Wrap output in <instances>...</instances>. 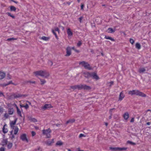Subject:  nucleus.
I'll return each mask as SVG.
<instances>
[{
	"mask_svg": "<svg viewBox=\"0 0 151 151\" xmlns=\"http://www.w3.org/2000/svg\"><path fill=\"white\" fill-rule=\"evenodd\" d=\"M81 44L82 43L80 41H79L77 43V46H80L81 45Z\"/></svg>",
	"mask_w": 151,
	"mask_h": 151,
	"instance_id": "52",
	"label": "nucleus"
},
{
	"mask_svg": "<svg viewBox=\"0 0 151 151\" xmlns=\"http://www.w3.org/2000/svg\"><path fill=\"white\" fill-rule=\"evenodd\" d=\"M108 32L111 33L114 32H115L114 30L112 28H109L108 29Z\"/></svg>",
	"mask_w": 151,
	"mask_h": 151,
	"instance_id": "31",
	"label": "nucleus"
},
{
	"mask_svg": "<svg viewBox=\"0 0 151 151\" xmlns=\"http://www.w3.org/2000/svg\"><path fill=\"white\" fill-rule=\"evenodd\" d=\"M128 94L132 95H135L142 97H146V95L138 90H133L129 91Z\"/></svg>",
	"mask_w": 151,
	"mask_h": 151,
	"instance_id": "1",
	"label": "nucleus"
},
{
	"mask_svg": "<svg viewBox=\"0 0 151 151\" xmlns=\"http://www.w3.org/2000/svg\"><path fill=\"white\" fill-rule=\"evenodd\" d=\"M17 114L20 117H22L21 112L18 107H17Z\"/></svg>",
	"mask_w": 151,
	"mask_h": 151,
	"instance_id": "19",
	"label": "nucleus"
},
{
	"mask_svg": "<svg viewBox=\"0 0 151 151\" xmlns=\"http://www.w3.org/2000/svg\"><path fill=\"white\" fill-rule=\"evenodd\" d=\"M34 74L35 76H39L44 78H47L49 76L48 72L46 70H40L35 72Z\"/></svg>",
	"mask_w": 151,
	"mask_h": 151,
	"instance_id": "2",
	"label": "nucleus"
},
{
	"mask_svg": "<svg viewBox=\"0 0 151 151\" xmlns=\"http://www.w3.org/2000/svg\"><path fill=\"white\" fill-rule=\"evenodd\" d=\"M4 148L3 147H1L0 148V151H4Z\"/></svg>",
	"mask_w": 151,
	"mask_h": 151,
	"instance_id": "53",
	"label": "nucleus"
},
{
	"mask_svg": "<svg viewBox=\"0 0 151 151\" xmlns=\"http://www.w3.org/2000/svg\"><path fill=\"white\" fill-rule=\"evenodd\" d=\"M146 70L144 68H141L139 70V72L140 73H143Z\"/></svg>",
	"mask_w": 151,
	"mask_h": 151,
	"instance_id": "26",
	"label": "nucleus"
},
{
	"mask_svg": "<svg viewBox=\"0 0 151 151\" xmlns=\"http://www.w3.org/2000/svg\"><path fill=\"white\" fill-rule=\"evenodd\" d=\"M20 139L23 141H25L27 142H28V140L27 139L26 137V135L25 134H23L21 135Z\"/></svg>",
	"mask_w": 151,
	"mask_h": 151,
	"instance_id": "8",
	"label": "nucleus"
},
{
	"mask_svg": "<svg viewBox=\"0 0 151 151\" xmlns=\"http://www.w3.org/2000/svg\"><path fill=\"white\" fill-rule=\"evenodd\" d=\"M7 127V125L6 124H5L2 128V132L6 134L8 132V130L6 127Z\"/></svg>",
	"mask_w": 151,
	"mask_h": 151,
	"instance_id": "11",
	"label": "nucleus"
},
{
	"mask_svg": "<svg viewBox=\"0 0 151 151\" xmlns=\"http://www.w3.org/2000/svg\"><path fill=\"white\" fill-rule=\"evenodd\" d=\"M32 120L34 122H37V120L35 118H33L32 119Z\"/></svg>",
	"mask_w": 151,
	"mask_h": 151,
	"instance_id": "54",
	"label": "nucleus"
},
{
	"mask_svg": "<svg viewBox=\"0 0 151 151\" xmlns=\"http://www.w3.org/2000/svg\"><path fill=\"white\" fill-rule=\"evenodd\" d=\"M42 149L40 147H37L36 148H35L33 151H42Z\"/></svg>",
	"mask_w": 151,
	"mask_h": 151,
	"instance_id": "25",
	"label": "nucleus"
},
{
	"mask_svg": "<svg viewBox=\"0 0 151 151\" xmlns=\"http://www.w3.org/2000/svg\"><path fill=\"white\" fill-rule=\"evenodd\" d=\"M10 84H13L12 83V81H10L6 84H4L3 86H5Z\"/></svg>",
	"mask_w": 151,
	"mask_h": 151,
	"instance_id": "38",
	"label": "nucleus"
},
{
	"mask_svg": "<svg viewBox=\"0 0 151 151\" xmlns=\"http://www.w3.org/2000/svg\"><path fill=\"white\" fill-rule=\"evenodd\" d=\"M80 65H81L82 66H83L84 68L86 69H87L89 70L92 69L90 67V65L87 62L83 61L79 63Z\"/></svg>",
	"mask_w": 151,
	"mask_h": 151,
	"instance_id": "6",
	"label": "nucleus"
},
{
	"mask_svg": "<svg viewBox=\"0 0 151 151\" xmlns=\"http://www.w3.org/2000/svg\"><path fill=\"white\" fill-rule=\"evenodd\" d=\"M24 105H23V104H20V108H22V107H24Z\"/></svg>",
	"mask_w": 151,
	"mask_h": 151,
	"instance_id": "61",
	"label": "nucleus"
},
{
	"mask_svg": "<svg viewBox=\"0 0 151 151\" xmlns=\"http://www.w3.org/2000/svg\"><path fill=\"white\" fill-rule=\"evenodd\" d=\"M115 109L114 108H113L112 109H110L109 111V113L110 114H111V115H112V111L114 110H115Z\"/></svg>",
	"mask_w": 151,
	"mask_h": 151,
	"instance_id": "37",
	"label": "nucleus"
},
{
	"mask_svg": "<svg viewBox=\"0 0 151 151\" xmlns=\"http://www.w3.org/2000/svg\"><path fill=\"white\" fill-rule=\"evenodd\" d=\"M27 83L29 82L31 83H35V81H27Z\"/></svg>",
	"mask_w": 151,
	"mask_h": 151,
	"instance_id": "58",
	"label": "nucleus"
},
{
	"mask_svg": "<svg viewBox=\"0 0 151 151\" xmlns=\"http://www.w3.org/2000/svg\"><path fill=\"white\" fill-rule=\"evenodd\" d=\"M14 134H16L19 130V129L17 126L15 127L14 128Z\"/></svg>",
	"mask_w": 151,
	"mask_h": 151,
	"instance_id": "21",
	"label": "nucleus"
},
{
	"mask_svg": "<svg viewBox=\"0 0 151 151\" xmlns=\"http://www.w3.org/2000/svg\"><path fill=\"white\" fill-rule=\"evenodd\" d=\"M82 89L89 90L91 89V87L90 86H87L85 84H82Z\"/></svg>",
	"mask_w": 151,
	"mask_h": 151,
	"instance_id": "13",
	"label": "nucleus"
},
{
	"mask_svg": "<svg viewBox=\"0 0 151 151\" xmlns=\"http://www.w3.org/2000/svg\"><path fill=\"white\" fill-rule=\"evenodd\" d=\"M42 133L43 135H45L47 137L50 138L51 137L50 133L51 132V130L48 128L46 129H44L42 131Z\"/></svg>",
	"mask_w": 151,
	"mask_h": 151,
	"instance_id": "5",
	"label": "nucleus"
},
{
	"mask_svg": "<svg viewBox=\"0 0 151 151\" xmlns=\"http://www.w3.org/2000/svg\"><path fill=\"white\" fill-rule=\"evenodd\" d=\"M40 80L41 82V84L42 85L46 83V81L44 80L40 79Z\"/></svg>",
	"mask_w": 151,
	"mask_h": 151,
	"instance_id": "40",
	"label": "nucleus"
},
{
	"mask_svg": "<svg viewBox=\"0 0 151 151\" xmlns=\"http://www.w3.org/2000/svg\"><path fill=\"white\" fill-rule=\"evenodd\" d=\"M70 87L72 89H73V90H75L76 89V86L75 85V86H71Z\"/></svg>",
	"mask_w": 151,
	"mask_h": 151,
	"instance_id": "46",
	"label": "nucleus"
},
{
	"mask_svg": "<svg viewBox=\"0 0 151 151\" xmlns=\"http://www.w3.org/2000/svg\"><path fill=\"white\" fill-rule=\"evenodd\" d=\"M76 89L78 88L79 89H82V84L78 85H76Z\"/></svg>",
	"mask_w": 151,
	"mask_h": 151,
	"instance_id": "36",
	"label": "nucleus"
},
{
	"mask_svg": "<svg viewBox=\"0 0 151 151\" xmlns=\"http://www.w3.org/2000/svg\"><path fill=\"white\" fill-rule=\"evenodd\" d=\"M135 46L136 48L138 49H140L141 48V45L139 43H136V44Z\"/></svg>",
	"mask_w": 151,
	"mask_h": 151,
	"instance_id": "27",
	"label": "nucleus"
},
{
	"mask_svg": "<svg viewBox=\"0 0 151 151\" xmlns=\"http://www.w3.org/2000/svg\"><path fill=\"white\" fill-rule=\"evenodd\" d=\"M7 106L8 108H12L13 105L9 103L7 104Z\"/></svg>",
	"mask_w": 151,
	"mask_h": 151,
	"instance_id": "43",
	"label": "nucleus"
},
{
	"mask_svg": "<svg viewBox=\"0 0 151 151\" xmlns=\"http://www.w3.org/2000/svg\"><path fill=\"white\" fill-rule=\"evenodd\" d=\"M17 121V119H16L14 121H12L10 122V126L12 128L14 129L15 127L14 125L16 124Z\"/></svg>",
	"mask_w": 151,
	"mask_h": 151,
	"instance_id": "12",
	"label": "nucleus"
},
{
	"mask_svg": "<svg viewBox=\"0 0 151 151\" xmlns=\"http://www.w3.org/2000/svg\"><path fill=\"white\" fill-rule=\"evenodd\" d=\"M7 140L6 139L4 140H3V142H2V143H3V145H6L7 144Z\"/></svg>",
	"mask_w": 151,
	"mask_h": 151,
	"instance_id": "39",
	"label": "nucleus"
},
{
	"mask_svg": "<svg viewBox=\"0 0 151 151\" xmlns=\"http://www.w3.org/2000/svg\"><path fill=\"white\" fill-rule=\"evenodd\" d=\"M52 143V141H49V140L47 141L46 142V144L47 145H51Z\"/></svg>",
	"mask_w": 151,
	"mask_h": 151,
	"instance_id": "42",
	"label": "nucleus"
},
{
	"mask_svg": "<svg viewBox=\"0 0 151 151\" xmlns=\"http://www.w3.org/2000/svg\"><path fill=\"white\" fill-rule=\"evenodd\" d=\"M40 39L45 41H47L49 40L50 38L45 36H43L41 37L40 38Z\"/></svg>",
	"mask_w": 151,
	"mask_h": 151,
	"instance_id": "20",
	"label": "nucleus"
},
{
	"mask_svg": "<svg viewBox=\"0 0 151 151\" xmlns=\"http://www.w3.org/2000/svg\"><path fill=\"white\" fill-rule=\"evenodd\" d=\"M91 77L96 80H98L99 79V77L97 75L96 73H91Z\"/></svg>",
	"mask_w": 151,
	"mask_h": 151,
	"instance_id": "10",
	"label": "nucleus"
},
{
	"mask_svg": "<svg viewBox=\"0 0 151 151\" xmlns=\"http://www.w3.org/2000/svg\"><path fill=\"white\" fill-rule=\"evenodd\" d=\"M123 117L125 120H127L129 117V114L128 113V112L125 113L123 115Z\"/></svg>",
	"mask_w": 151,
	"mask_h": 151,
	"instance_id": "17",
	"label": "nucleus"
},
{
	"mask_svg": "<svg viewBox=\"0 0 151 151\" xmlns=\"http://www.w3.org/2000/svg\"><path fill=\"white\" fill-rule=\"evenodd\" d=\"M16 39H17L16 38H14L13 37H12V38H8L7 39V40L8 41H11V40H16Z\"/></svg>",
	"mask_w": 151,
	"mask_h": 151,
	"instance_id": "41",
	"label": "nucleus"
},
{
	"mask_svg": "<svg viewBox=\"0 0 151 151\" xmlns=\"http://www.w3.org/2000/svg\"><path fill=\"white\" fill-rule=\"evenodd\" d=\"M127 143L130 144V145H136V143H134L132 141L128 140L127 141Z\"/></svg>",
	"mask_w": 151,
	"mask_h": 151,
	"instance_id": "33",
	"label": "nucleus"
},
{
	"mask_svg": "<svg viewBox=\"0 0 151 151\" xmlns=\"http://www.w3.org/2000/svg\"><path fill=\"white\" fill-rule=\"evenodd\" d=\"M24 108L26 109H27L29 108V106L27 104H26L25 105H24Z\"/></svg>",
	"mask_w": 151,
	"mask_h": 151,
	"instance_id": "45",
	"label": "nucleus"
},
{
	"mask_svg": "<svg viewBox=\"0 0 151 151\" xmlns=\"http://www.w3.org/2000/svg\"><path fill=\"white\" fill-rule=\"evenodd\" d=\"M32 135V136L33 137L35 136L36 134V133L34 131H32L31 132Z\"/></svg>",
	"mask_w": 151,
	"mask_h": 151,
	"instance_id": "48",
	"label": "nucleus"
},
{
	"mask_svg": "<svg viewBox=\"0 0 151 151\" xmlns=\"http://www.w3.org/2000/svg\"><path fill=\"white\" fill-rule=\"evenodd\" d=\"M85 137V136L83 134H81L80 135H79V137L80 138V137Z\"/></svg>",
	"mask_w": 151,
	"mask_h": 151,
	"instance_id": "51",
	"label": "nucleus"
},
{
	"mask_svg": "<svg viewBox=\"0 0 151 151\" xmlns=\"http://www.w3.org/2000/svg\"><path fill=\"white\" fill-rule=\"evenodd\" d=\"M10 9L11 11L15 12L16 10V9L14 6H10Z\"/></svg>",
	"mask_w": 151,
	"mask_h": 151,
	"instance_id": "24",
	"label": "nucleus"
},
{
	"mask_svg": "<svg viewBox=\"0 0 151 151\" xmlns=\"http://www.w3.org/2000/svg\"><path fill=\"white\" fill-rule=\"evenodd\" d=\"M51 105L50 104H45V105L41 107V108L43 110H45L46 109L52 108Z\"/></svg>",
	"mask_w": 151,
	"mask_h": 151,
	"instance_id": "7",
	"label": "nucleus"
},
{
	"mask_svg": "<svg viewBox=\"0 0 151 151\" xmlns=\"http://www.w3.org/2000/svg\"><path fill=\"white\" fill-rule=\"evenodd\" d=\"M83 19V17H81L78 18V20L80 22H81L82 20V19Z\"/></svg>",
	"mask_w": 151,
	"mask_h": 151,
	"instance_id": "50",
	"label": "nucleus"
},
{
	"mask_svg": "<svg viewBox=\"0 0 151 151\" xmlns=\"http://www.w3.org/2000/svg\"><path fill=\"white\" fill-rule=\"evenodd\" d=\"M84 6L83 4H82L81 5V9H83L84 7Z\"/></svg>",
	"mask_w": 151,
	"mask_h": 151,
	"instance_id": "59",
	"label": "nucleus"
},
{
	"mask_svg": "<svg viewBox=\"0 0 151 151\" xmlns=\"http://www.w3.org/2000/svg\"><path fill=\"white\" fill-rule=\"evenodd\" d=\"M67 33L68 37L72 36L73 35V33L69 28L67 30Z\"/></svg>",
	"mask_w": 151,
	"mask_h": 151,
	"instance_id": "14",
	"label": "nucleus"
},
{
	"mask_svg": "<svg viewBox=\"0 0 151 151\" xmlns=\"http://www.w3.org/2000/svg\"><path fill=\"white\" fill-rule=\"evenodd\" d=\"M84 76L86 78H88L91 77V73L86 72L84 73Z\"/></svg>",
	"mask_w": 151,
	"mask_h": 151,
	"instance_id": "18",
	"label": "nucleus"
},
{
	"mask_svg": "<svg viewBox=\"0 0 151 151\" xmlns=\"http://www.w3.org/2000/svg\"><path fill=\"white\" fill-rule=\"evenodd\" d=\"M105 38L107 39H109V40H111L112 41H114V39H113L112 38H111V37H109L108 36H105Z\"/></svg>",
	"mask_w": 151,
	"mask_h": 151,
	"instance_id": "28",
	"label": "nucleus"
},
{
	"mask_svg": "<svg viewBox=\"0 0 151 151\" xmlns=\"http://www.w3.org/2000/svg\"><path fill=\"white\" fill-rule=\"evenodd\" d=\"M14 137H15V136H14V134H12V136H11V139H13V138H14Z\"/></svg>",
	"mask_w": 151,
	"mask_h": 151,
	"instance_id": "60",
	"label": "nucleus"
},
{
	"mask_svg": "<svg viewBox=\"0 0 151 151\" xmlns=\"http://www.w3.org/2000/svg\"><path fill=\"white\" fill-rule=\"evenodd\" d=\"M63 144V143L61 141H58L57 142L56 145L57 146H60L62 145Z\"/></svg>",
	"mask_w": 151,
	"mask_h": 151,
	"instance_id": "29",
	"label": "nucleus"
},
{
	"mask_svg": "<svg viewBox=\"0 0 151 151\" xmlns=\"http://www.w3.org/2000/svg\"><path fill=\"white\" fill-rule=\"evenodd\" d=\"M12 145L13 144L12 143H9L7 147L8 148L10 149L12 147Z\"/></svg>",
	"mask_w": 151,
	"mask_h": 151,
	"instance_id": "35",
	"label": "nucleus"
},
{
	"mask_svg": "<svg viewBox=\"0 0 151 151\" xmlns=\"http://www.w3.org/2000/svg\"><path fill=\"white\" fill-rule=\"evenodd\" d=\"M146 124L148 125H150L151 124V123L150 122H148L146 123Z\"/></svg>",
	"mask_w": 151,
	"mask_h": 151,
	"instance_id": "62",
	"label": "nucleus"
},
{
	"mask_svg": "<svg viewBox=\"0 0 151 151\" xmlns=\"http://www.w3.org/2000/svg\"><path fill=\"white\" fill-rule=\"evenodd\" d=\"M14 110L13 108H8V112L4 114V117L6 119L8 118L9 117V115H12L13 114Z\"/></svg>",
	"mask_w": 151,
	"mask_h": 151,
	"instance_id": "4",
	"label": "nucleus"
},
{
	"mask_svg": "<svg viewBox=\"0 0 151 151\" xmlns=\"http://www.w3.org/2000/svg\"><path fill=\"white\" fill-rule=\"evenodd\" d=\"M66 54L65 55V56H69L71 54V48L70 47H68L66 49Z\"/></svg>",
	"mask_w": 151,
	"mask_h": 151,
	"instance_id": "9",
	"label": "nucleus"
},
{
	"mask_svg": "<svg viewBox=\"0 0 151 151\" xmlns=\"http://www.w3.org/2000/svg\"><path fill=\"white\" fill-rule=\"evenodd\" d=\"M134 121V118H132L131 119V121H130V122H133Z\"/></svg>",
	"mask_w": 151,
	"mask_h": 151,
	"instance_id": "57",
	"label": "nucleus"
},
{
	"mask_svg": "<svg viewBox=\"0 0 151 151\" xmlns=\"http://www.w3.org/2000/svg\"><path fill=\"white\" fill-rule=\"evenodd\" d=\"M127 148L125 147H123L122 148L118 147L119 151H120L126 150Z\"/></svg>",
	"mask_w": 151,
	"mask_h": 151,
	"instance_id": "30",
	"label": "nucleus"
},
{
	"mask_svg": "<svg viewBox=\"0 0 151 151\" xmlns=\"http://www.w3.org/2000/svg\"><path fill=\"white\" fill-rule=\"evenodd\" d=\"M54 31H58V33H59V29L58 27H55L54 29Z\"/></svg>",
	"mask_w": 151,
	"mask_h": 151,
	"instance_id": "47",
	"label": "nucleus"
},
{
	"mask_svg": "<svg viewBox=\"0 0 151 151\" xmlns=\"http://www.w3.org/2000/svg\"><path fill=\"white\" fill-rule=\"evenodd\" d=\"M124 95L122 92H121L119 94V100L121 101L124 98Z\"/></svg>",
	"mask_w": 151,
	"mask_h": 151,
	"instance_id": "15",
	"label": "nucleus"
},
{
	"mask_svg": "<svg viewBox=\"0 0 151 151\" xmlns=\"http://www.w3.org/2000/svg\"><path fill=\"white\" fill-rule=\"evenodd\" d=\"M4 96L3 94L2 93L0 92V96Z\"/></svg>",
	"mask_w": 151,
	"mask_h": 151,
	"instance_id": "63",
	"label": "nucleus"
},
{
	"mask_svg": "<svg viewBox=\"0 0 151 151\" xmlns=\"http://www.w3.org/2000/svg\"><path fill=\"white\" fill-rule=\"evenodd\" d=\"M3 111V108H0V113H2Z\"/></svg>",
	"mask_w": 151,
	"mask_h": 151,
	"instance_id": "55",
	"label": "nucleus"
},
{
	"mask_svg": "<svg viewBox=\"0 0 151 151\" xmlns=\"http://www.w3.org/2000/svg\"><path fill=\"white\" fill-rule=\"evenodd\" d=\"M6 14L9 16H10L12 17L13 19H14L15 18V16L12 15L11 13L10 12H7L6 13Z\"/></svg>",
	"mask_w": 151,
	"mask_h": 151,
	"instance_id": "32",
	"label": "nucleus"
},
{
	"mask_svg": "<svg viewBox=\"0 0 151 151\" xmlns=\"http://www.w3.org/2000/svg\"><path fill=\"white\" fill-rule=\"evenodd\" d=\"M5 76V74L2 72L0 71V80L4 78Z\"/></svg>",
	"mask_w": 151,
	"mask_h": 151,
	"instance_id": "16",
	"label": "nucleus"
},
{
	"mask_svg": "<svg viewBox=\"0 0 151 151\" xmlns=\"http://www.w3.org/2000/svg\"><path fill=\"white\" fill-rule=\"evenodd\" d=\"M75 121V119H70L68 120L66 122V124H67L69 123H73Z\"/></svg>",
	"mask_w": 151,
	"mask_h": 151,
	"instance_id": "22",
	"label": "nucleus"
},
{
	"mask_svg": "<svg viewBox=\"0 0 151 151\" xmlns=\"http://www.w3.org/2000/svg\"><path fill=\"white\" fill-rule=\"evenodd\" d=\"M150 111V113L149 114V115H151V110L150 109H148L147 110V112L148 111Z\"/></svg>",
	"mask_w": 151,
	"mask_h": 151,
	"instance_id": "56",
	"label": "nucleus"
},
{
	"mask_svg": "<svg viewBox=\"0 0 151 151\" xmlns=\"http://www.w3.org/2000/svg\"><path fill=\"white\" fill-rule=\"evenodd\" d=\"M48 63L49 65H50V66L52 65V64H53L52 62L51 61H49Z\"/></svg>",
	"mask_w": 151,
	"mask_h": 151,
	"instance_id": "49",
	"label": "nucleus"
},
{
	"mask_svg": "<svg viewBox=\"0 0 151 151\" xmlns=\"http://www.w3.org/2000/svg\"><path fill=\"white\" fill-rule=\"evenodd\" d=\"M27 95L22 94L18 93H14L11 94L9 97V99H17L20 97L24 98L27 96Z\"/></svg>",
	"mask_w": 151,
	"mask_h": 151,
	"instance_id": "3",
	"label": "nucleus"
},
{
	"mask_svg": "<svg viewBox=\"0 0 151 151\" xmlns=\"http://www.w3.org/2000/svg\"><path fill=\"white\" fill-rule=\"evenodd\" d=\"M112 115H111V114H110V115L109 117V119H111V118H112Z\"/></svg>",
	"mask_w": 151,
	"mask_h": 151,
	"instance_id": "64",
	"label": "nucleus"
},
{
	"mask_svg": "<svg viewBox=\"0 0 151 151\" xmlns=\"http://www.w3.org/2000/svg\"><path fill=\"white\" fill-rule=\"evenodd\" d=\"M109 149L112 151H119L118 147H110Z\"/></svg>",
	"mask_w": 151,
	"mask_h": 151,
	"instance_id": "23",
	"label": "nucleus"
},
{
	"mask_svg": "<svg viewBox=\"0 0 151 151\" xmlns=\"http://www.w3.org/2000/svg\"><path fill=\"white\" fill-rule=\"evenodd\" d=\"M129 42L132 44H133L134 42V40L131 38L130 39Z\"/></svg>",
	"mask_w": 151,
	"mask_h": 151,
	"instance_id": "44",
	"label": "nucleus"
},
{
	"mask_svg": "<svg viewBox=\"0 0 151 151\" xmlns=\"http://www.w3.org/2000/svg\"><path fill=\"white\" fill-rule=\"evenodd\" d=\"M52 33L53 34H54V35H55L56 38L57 39H58V36L57 34H56V33L55 32L54 30L53 29H52Z\"/></svg>",
	"mask_w": 151,
	"mask_h": 151,
	"instance_id": "34",
	"label": "nucleus"
}]
</instances>
